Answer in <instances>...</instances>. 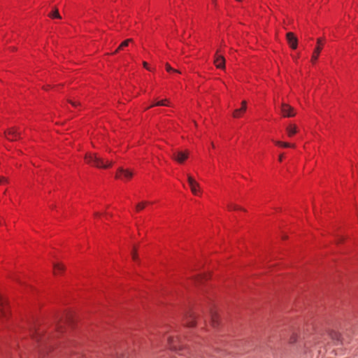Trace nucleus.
Masks as SVG:
<instances>
[{
    "label": "nucleus",
    "instance_id": "f257e3e1",
    "mask_svg": "<svg viewBox=\"0 0 358 358\" xmlns=\"http://www.w3.org/2000/svg\"><path fill=\"white\" fill-rule=\"evenodd\" d=\"M85 159L87 164L98 168L107 169L112 164L111 162L108 160L105 161L103 159L97 156L96 154L92 153L86 154Z\"/></svg>",
    "mask_w": 358,
    "mask_h": 358
},
{
    "label": "nucleus",
    "instance_id": "f03ea898",
    "mask_svg": "<svg viewBox=\"0 0 358 358\" xmlns=\"http://www.w3.org/2000/svg\"><path fill=\"white\" fill-rule=\"evenodd\" d=\"M166 339L169 346L171 350L179 352L182 350V345L178 337L174 338L169 336Z\"/></svg>",
    "mask_w": 358,
    "mask_h": 358
},
{
    "label": "nucleus",
    "instance_id": "7ed1b4c3",
    "mask_svg": "<svg viewBox=\"0 0 358 358\" xmlns=\"http://www.w3.org/2000/svg\"><path fill=\"white\" fill-rule=\"evenodd\" d=\"M187 182L192 192L195 196H199L201 192L199 183L191 176H187Z\"/></svg>",
    "mask_w": 358,
    "mask_h": 358
},
{
    "label": "nucleus",
    "instance_id": "20e7f679",
    "mask_svg": "<svg viewBox=\"0 0 358 358\" xmlns=\"http://www.w3.org/2000/svg\"><path fill=\"white\" fill-rule=\"evenodd\" d=\"M323 44H324V43H323L322 39L318 38L317 41V46L315 48L313 55H312V57H311V60H312L313 63L316 62V61L320 55V53L322 49Z\"/></svg>",
    "mask_w": 358,
    "mask_h": 358
},
{
    "label": "nucleus",
    "instance_id": "39448f33",
    "mask_svg": "<svg viewBox=\"0 0 358 358\" xmlns=\"http://www.w3.org/2000/svg\"><path fill=\"white\" fill-rule=\"evenodd\" d=\"M5 136L9 141H16L20 138V133L17 129L11 128L5 132Z\"/></svg>",
    "mask_w": 358,
    "mask_h": 358
},
{
    "label": "nucleus",
    "instance_id": "423d86ee",
    "mask_svg": "<svg viewBox=\"0 0 358 358\" xmlns=\"http://www.w3.org/2000/svg\"><path fill=\"white\" fill-rule=\"evenodd\" d=\"M132 176L133 173L129 170L122 168L120 169L116 173V178L123 180H129Z\"/></svg>",
    "mask_w": 358,
    "mask_h": 358
},
{
    "label": "nucleus",
    "instance_id": "0eeeda50",
    "mask_svg": "<svg viewBox=\"0 0 358 358\" xmlns=\"http://www.w3.org/2000/svg\"><path fill=\"white\" fill-rule=\"evenodd\" d=\"M280 110L283 117H293L295 115L294 108L287 103H282Z\"/></svg>",
    "mask_w": 358,
    "mask_h": 358
},
{
    "label": "nucleus",
    "instance_id": "6e6552de",
    "mask_svg": "<svg viewBox=\"0 0 358 358\" xmlns=\"http://www.w3.org/2000/svg\"><path fill=\"white\" fill-rule=\"evenodd\" d=\"M247 103L245 101H242L241 106L239 108L236 109L233 113V116L235 118L241 117L246 111Z\"/></svg>",
    "mask_w": 358,
    "mask_h": 358
},
{
    "label": "nucleus",
    "instance_id": "1a4fd4ad",
    "mask_svg": "<svg viewBox=\"0 0 358 358\" xmlns=\"http://www.w3.org/2000/svg\"><path fill=\"white\" fill-rule=\"evenodd\" d=\"M188 157V153L183 151H178L174 153V159L179 163H183Z\"/></svg>",
    "mask_w": 358,
    "mask_h": 358
},
{
    "label": "nucleus",
    "instance_id": "9d476101",
    "mask_svg": "<svg viewBox=\"0 0 358 358\" xmlns=\"http://www.w3.org/2000/svg\"><path fill=\"white\" fill-rule=\"evenodd\" d=\"M287 40L289 46L292 49H296L297 47V39L295 36L292 33L289 32L287 34Z\"/></svg>",
    "mask_w": 358,
    "mask_h": 358
},
{
    "label": "nucleus",
    "instance_id": "9b49d317",
    "mask_svg": "<svg viewBox=\"0 0 358 358\" xmlns=\"http://www.w3.org/2000/svg\"><path fill=\"white\" fill-rule=\"evenodd\" d=\"M214 63L217 68L219 69H224L225 65V60L224 58L219 55L218 53L216 54Z\"/></svg>",
    "mask_w": 358,
    "mask_h": 358
},
{
    "label": "nucleus",
    "instance_id": "f8f14e48",
    "mask_svg": "<svg viewBox=\"0 0 358 358\" xmlns=\"http://www.w3.org/2000/svg\"><path fill=\"white\" fill-rule=\"evenodd\" d=\"M286 131L289 137H292L297 133V127L295 124H289L286 128Z\"/></svg>",
    "mask_w": 358,
    "mask_h": 358
},
{
    "label": "nucleus",
    "instance_id": "ddd939ff",
    "mask_svg": "<svg viewBox=\"0 0 358 358\" xmlns=\"http://www.w3.org/2000/svg\"><path fill=\"white\" fill-rule=\"evenodd\" d=\"M6 301L0 296V314L3 316L6 317V310H5L6 308Z\"/></svg>",
    "mask_w": 358,
    "mask_h": 358
},
{
    "label": "nucleus",
    "instance_id": "4468645a",
    "mask_svg": "<svg viewBox=\"0 0 358 358\" xmlns=\"http://www.w3.org/2000/svg\"><path fill=\"white\" fill-rule=\"evenodd\" d=\"M64 269V265L61 263H56L54 264V273L58 275L62 273Z\"/></svg>",
    "mask_w": 358,
    "mask_h": 358
},
{
    "label": "nucleus",
    "instance_id": "2eb2a0df",
    "mask_svg": "<svg viewBox=\"0 0 358 358\" xmlns=\"http://www.w3.org/2000/svg\"><path fill=\"white\" fill-rule=\"evenodd\" d=\"M274 143L277 146L282 147V148H292V147H294L293 145H292V144H290L289 143H285V142H282V141H275Z\"/></svg>",
    "mask_w": 358,
    "mask_h": 358
},
{
    "label": "nucleus",
    "instance_id": "dca6fc26",
    "mask_svg": "<svg viewBox=\"0 0 358 358\" xmlns=\"http://www.w3.org/2000/svg\"><path fill=\"white\" fill-rule=\"evenodd\" d=\"M153 106H169V101L166 99H162L157 101Z\"/></svg>",
    "mask_w": 358,
    "mask_h": 358
},
{
    "label": "nucleus",
    "instance_id": "f3484780",
    "mask_svg": "<svg viewBox=\"0 0 358 358\" xmlns=\"http://www.w3.org/2000/svg\"><path fill=\"white\" fill-rule=\"evenodd\" d=\"M147 205V203L146 202H141V203H139L136 206V211H140L141 210H143Z\"/></svg>",
    "mask_w": 358,
    "mask_h": 358
},
{
    "label": "nucleus",
    "instance_id": "a211bd4d",
    "mask_svg": "<svg viewBox=\"0 0 358 358\" xmlns=\"http://www.w3.org/2000/svg\"><path fill=\"white\" fill-rule=\"evenodd\" d=\"M50 17H52V18H60V15H59V13L58 12L57 10H55L54 11H52L51 13H50Z\"/></svg>",
    "mask_w": 358,
    "mask_h": 358
},
{
    "label": "nucleus",
    "instance_id": "6ab92c4d",
    "mask_svg": "<svg viewBox=\"0 0 358 358\" xmlns=\"http://www.w3.org/2000/svg\"><path fill=\"white\" fill-rule=\"evenodd\" d=\"M131 41V39H128V40L124 41V42H122L120 44V45L119 46V48L120 49H124V48L127 47Z\"/></svg>",
    "mask_w": 358,
    "mask_h": 358
},
{
    "label": "nucleus",
    "instance_id": "aec40b11",
    "mask_svg": "<svg viewBox=\"0 0 358 358\" xmlns=\"http://www.w3.org/2000/svg\"><path fill=\"white\" fill-rule=\"evenodd\" d=\"M166 71L169 72V73H171V72H177L176 70H174L170 65L169 64H166Z\"/></svg>",
    "mask_w": 358,
    "mask_h": 358
},
{
    "label": "nucleus",
    "instance_id": "412c9836",
    "mask_svg": "<svg viewBox=\"0 0 358 358\" xmlns=\"http://www.w3.org/2000/svg\"><path fill=\"white\" fill-rule=\"evenodd\" d=\"M188 358H206L203 355H192L189 354V357Z\"/></svg>",
    "mask_w": 358,
    "mask_h": 358
},
{
    "label": "nucleus",
    "instance_id": "4be33fe9",
    "mask_svg": "<svg viewBox=\"0 0 358 358\" xmlns=\"http://www.w3.org/2000/svg\"><path fill=\"white\" fill-rule=\"evenodd\" d=\"M230 210H239L241 209V207L236 206V205H232L229 207Z\"/></svg>",
    "mask_w": 358,
    "mask_h": 358
},
{
    "label": "nucleus",
    "instance_id": "5701e85b",
    "mask_svg": "<svg viewBox=\"0 0 358 358\" xmlns=\"http://www.w3.org/2000/svg\"><path fill=\"white\" fill-rule=\"evenodd\" d=\"M143 66H144V68H145L147 70L150 71V67H149V65H148V64L146 62H143Z\"/></svg>",
    "mask_w": 358,
    "mask_h": 358
},
{
    "label": "nucleus",
    "instance_id": "b1692460",
    "mask_svg": "<svg viewBox=\"0 0 358 358\" xmlns=\"http://www.w3.org/2000/svg\"><path fill=\"white\" fill-rule=\"evenodd\" d=\"M132 259H133L134 261H136V259H137V255H136V252H134V251H133V252H132Z\"/></svg>",
    "mask_w": 358,
    "mask_h": 358
},
{
    "label": "nucleus",
    "instance_id": "393cba45",
    "mask_svg": "<svg viewBox=\"0 0 358 358\" xmlns=\"http://www.w3.org/2000/svg\"><path fill=\"white\" fill-rule=\"evenodd\" d=\"M195 324H196V322H195L194 320H193L192 321H191V322L188 324V325H189V327H194Z\"/></svg>",
    "mask_w": 358,
    "mask_h": 358
},
{
    "label": "nucleus",
    "instance_id": "a878e982",
    "mask_svg": "<svg viewBox=\"0 0 358 358\" xmlns=\"http://www.w3.org/2000/svg\"><path fill=\"white\" fill-rule=\"evenodd\" d=\"M71 103L72 106L74 107H77L79 105V103L77 101H71Z\"/></svg>",
    "mask_w": 358,
    "mask_h": 358
},
{
    "label": "nucleus",
    "instance_id": "bb28decb",
    "mask_svg": "<svg viewBox=\"0 0 358 358\" xmlns=\"http://www.w3.org/2000/svg\"><path fill=\"white\" fill-rule=\"evenodd\" d=\"M71 358H82V357L78 355H73Z\"/></svg>",
    "mask_w": 358,
    "mask_h": 358
},
{
    "label": "nucleus",
    "instance_id": "cd10ccee",
    "mask_svg": "<svg viewBox=\"0 0 358 358\" xmlns=\"http://www.w3.org/2000/svg\"><path fill=\"white\" fill-rule=\"evenodd\" d=\"M4 181H5V179L3 178H0V184L3 183Z\"/></svg>",
    "mask_w": 358,
    "mask_h": 358
},
{
    "label": "nucleus",
    "instance_id": "c85d7f7f",
    "mask_svg": "<svg viewBox=\"0 0 358 358\" xmlns=\"http://www.w3.org/2000/svg\"><path fill=\"white\" fill-rule=\"evenodd\" d=\"M282 160V155H280L279 157V161L281 162Z\"/></svg>",
    "mask_w": 358,
    "mask_h": 358
}]
</instances>
